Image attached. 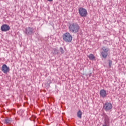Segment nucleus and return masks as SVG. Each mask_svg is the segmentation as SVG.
<instances>
[{
    "mask_svg": "<svg viewBox=\"0 0 126 126\" xmlns=\"http://www.w3.org/2000/svg\"><path fill=\"white\" fill-rule=\"evenodd\" d=\"M25 33L26 34L27 36H31L32 35H33V33H34V29L29 27L25 29Z\"/></svg>",
    "mask_w": 126,
    "mask_h": 126,
    "instance_id": "39448f33",
    "label": "nucleus"
},
{
    "mask_svg": "<svg viewBox=\"0 0 126 126\" xmlns=\"http://www.w3.org/2000/svg\"><path fill=\"white\" fill-rule=\"evenodd\" d=\"M112 61L111 60H109V67H111V66H112Z\"/></svg>",
    "mask_w": 126,
    "mask_h": 126,
    "instance_id": "4468645a",
    "label": "nucleus"
},
{
    "mask_svg": "<svg viewBox=\"0 0 126 126\" xmlns=\"http://www.w3.org/2000/svg\"><path fill=\"white\" fill-rule=\"evenodd\" d=\"M60 51L61 52V54H63V53H64V51L63 50V49L62 47H60Z\"/></svg>",
    "mask_w": 126,
    "mask_h": 126,
    "instance_id": "ddd939ff",
    "label": "nucleus"
},
{
    "mask_svg": "<svg viewBox=\"0 0 126 126\" xmlns=\"http://www.w3.org/2000/svg\"><path fill=\"white\" fill-rule=\"evenodd\" d=\"M11 122H12V120L6 118L5 119L4 123L5 124H10Z\"/></svg>",
    "mask_w": 126,
    "mask_h": 126,
    "instance_id": "f8f14e48",
    "label": "nucleus"
},
{
    "mask_svg": "<svg viewBox=\"0 0 126 126\" xmlns=\"http://www.w3.org/2000/svg\"><path fill=\"white\" fill-rule=\"evenodd\" d=\"M79 13L82 17H85L87 15V10L84 8L81 7L79 9Z\"/></svg>",
    "mask_w": 126,
    "mask_h": 126,
    "instance_id": "423d86ee",
    "label": "nucleus"
},
{
    "mask_svg": "<svg viewBox=\"0 0 126 126\" xmlns=\"http://www.w3.org/2000/svg\"><path fill=\"white\" fill-rule=\"evenodd\" d=\"M10 29V27L6 24H3L1 26V31L2 32H6L9 31Z\"/></svg>",
    "mask_w": 126,
    "mask_h": 126,
    "instance_id": "0eeeda50",
    "label": "nucleus"
},
{
    "mask_svg": "<svg viewBox=\"0 0 126 126\" xmlns=\"http://www.w3.org/2000/svg\"><path fill=\"white\" fill-rule=\"evenodd\" d=\"M63 39L66 43H70L72 41V35L69 32H66L63 35Z\"/></svg>",
    "mask_w": 126,
    "mask_h": 126,
    "instance_id": "f03ea898",
    "label": "nucleus"
},
{
    "mask_svg": "<svg viewBox=\"0 0 126 126\" xmlns=\"http://www.w3.org/2000/svg\"><path fill=\"white\" fill-rule=\"evenodd\" d=\"M103 108L105 112H111L113 108V104H112L111 102H105V104H103Z\"/></svg>",
    "mask_w": 126,
    "mask_h": 126,
    "instance_id": "7ed1b4c3",
    "label": "nucleus"
},
{
    "mask_svg": "<svg viewBox=\"0 0 126 126\" xmlns=\"http://www.w3.org/2000/svg\"><path fill=\"white\" fill-rule=\"evenodd\" d=\"M77 116L78 118H79V119H81L82 117V112H81V110H79L78 112L77 113Z\"/></svg>",
    "mask_w": 126,
    "mask_h": 126,
    "instance_id": "9b49d317",
    "label": "nucleus"
},
{
    "mask_svg": "<svg viewBox=\"0 0 126 126\" xmlns=\"http://www.w3.org/2000/svg\"><path fill=\"white\" fill-rule=\"evenodd\" d=\"M48 1H53V0H47Z\"/></svg>",
    "mask_w": 126,
    "mask_h": 126,
    "instance_id": "dca6fc26",
    "label": "nucleus"
},
{
    "mask_svg": "<svg viewBox=\"0 0 126 126\" xmlns=\"http://www.w3.org/2000/svg\"><path fill=\"white\" fill-rule=\"evenodd\" d=\"M108 52H109V49L107 47L103 46L101 48L100 54L104 59H106L107 57H108Z\"/></svg>",
    "mask_w": 126,
    "mask_h": 126,
    "instance_id": "20e7f679",
    "label": "nucleus"
},
{
    "mask_svg": "<svg viewBox=\"0 0 126 126\" xmlns=\"http://www.w3.org/2000/svg\"><path fill=\"white\" fill-rule=\"evenodd\" d=\"M68 26L69 32L74 34L78 33L80 29V27L76 23H69Z\"/></svg>",
    "mask_w": 126,
    "mask_h": 126,
    "instance_id": "f257e3e1",
    "label": "nucleus"
},
{
    "mask_svg": "<svg viewBox=\"0 0 126 126\" xmlns=\"http://www.w3.org/2000/svg\"><path fill=\"white\" fill-rule=\"evenodd\" d=\"M91 74H92V73H90L89 74V77H90V76H91Z\"/></svg>",
    "mask_w": 126,
    "mask_h": 126,
    "instance_id": "2eb2a0df",
    "label": "nucleus"
},
{
    "mask_svg": "<svg viewBox=\"0 0 126 126\" xmlns=\"http://www.w3.org/2000/svg\"><path fill=\"white\" fill-rule=\"evenodd\" d=\"M107 92L105 90H101L100 91V95L101 97H102V98H105V97H107Z\"/></svg>",
    "mask_w": 126,
    "mask_h": 126,
    "instance_id": "1a4fd4ad",
    "label": "nucleus"
},
{
    "mask_svg": "<svg viewBox=\"0 0 126 126\" xmlns=\"http://www.w3.org/2000/svg\"><path fill=\"white\" fill-rule=\"evenodd\" d=\"M1 70L3 73H7L9 71V67L6 65V64H4L1 67Z\"/></svg>",
    "mask_w": 126,
    "mask_h": 126,
    "instance_id": "6e6552de",
    "label": "nucleus"
},
{
    "mask_svg": "<svg viewBox=\"0 0 126 126\" xmlns=\"http://www.w3.org/2000/svg\"><path fill=\"white\" fill-rule=\"evenodd\" d=\"M88 57L89 60H91V61H94V60H95V56H94V55L92 54H90Z\"/></svg>",
    "mask_w": 126,
    "mask_h": 126,
    "instance_id": "9d476101",
    "label": "nucleus"
}]
</instances>
